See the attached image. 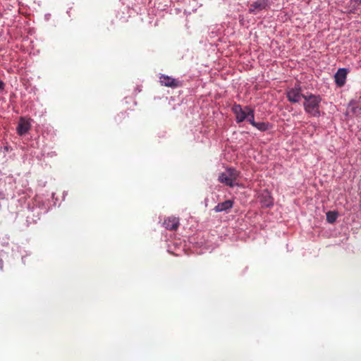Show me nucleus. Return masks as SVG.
Masks as SVG:
<instances>
[{"mask_svg":"<svg viewBox=\"0 0 361 361\" xmlns=\"http://www.w3.org/2000/svg\"><path fill=\"white\" fill-rule=\"evenodd\" d=\"M303 106L305 112L313 117H319L320 116L321 97L310 93L303 97Z\"/></svg>","mask_w":361,"mask_h":361,"instance_id":"f257e3e1","label":"nucleus"},{"mask_svg":"<svg viewBox=\"0 0 361 361\" xmlns=\"http://www.w3.org/2000/svg\"><path fill=\"white\" fill-rule=\"evenodd\" d=\"M240 172L234 168H228L226 171L219 173L218 180L224 185L233 188L235 185V180L239 177Z\"/></svg>","mask_w":361,"mask_h":361,"instance_id":"f03ea898","label":"nucleus"},{"mask_svg":"<svg viewBox=\"0 0 361 361\" xmlns=\"http://www.w3.org/2000/svg\"><path fill=\"white\" fill-rule=\"evenodd\" d=\"M305 96L302 94V88L299 83L295 84L294 87L290 88L286 91V97L291 103H298Z\"/></svg>","mask_w":361,"mask_h":361,"instance_id":"7ed1b4c3","label":"nucleus"},{"mask_svg":"<svg viewBox=\"0 0 361 361\" xmlns=\"http://www.w3.org/2000/svg\"><path fill=\"white\" fill-rule=\"evenodd\" d=\"M161 85L171 88L181 86V82L177 79L166 75H161L159 78Z\"/></svg>","mask_w":361,"mask_h":361,"instance_id":"20e7f679","label":"nucleus"},{"mask_svg":"<svg viewBox=\"0 0 361 361\" xmlns=\"http://www.w3.org/2000/svg\"><path fill=\"white\" fill-rule=\"evenodd\" d=\"M31 128L30 119L20 117L17 127V132L19 135L26 134Z\"/></svg>","mask_w":361,"mask_h":361,"instance_id":"39448f33","label":"nucleus"},{"mask_svg":"<svg viewBox=\"0 0 361 361\" xmlns=\"http://www.w3.org/2000/svg\"><path fill=\"white\" fill-rule=\"evenodd\" d=\"M232 109L235 115L237 123L243 122L246 119V117H247V110L246 109V107L245 109H242L240 105L235 104Z\"/></svg>","mask_w":361,"mask_h":361,"instance_id":"423d86ee","label":"nucleus"},{"mask_svg":"<svg viewBox=\"0 0 361 361\" xmlns=\"http://www.w3.org/2000/svg\"><path fill=\"white\" fill-rule=\"evenodd\" d=\"M234 201L231 200H227L223 202L218 203L214 208L215 212H223L228 213L233 208Z\"/></svg>","mask_w":361,"mask_h":361,"instance_id":"0eeeda50","label":"nucleus"},{"mask_svg":"<svg viewBox=\"0 0 361 361\" xmlns=\"http://www.w3.org/2000/svg\"><path fill=\"white\" fill-rule=\"evenodd\" d=\"M163 226L168 230L176 231L179 226V219L174 216H169L164 221Z\"/></svg>","mask_w":361,"mask_h":361,"instance_id":"6e6552de","label":"nucleus"},{"mask_svg":"<svg viewBox=\"0 0 361 361\" xmlns=\"http://www.w3.org/2000/svg\"><path fill=\"white\" fill-rule=\"evenodd\" d=\"M347 77V70L345 68H339L334 75L335 82L338 87H341L345 83Z\"/></svg>","mask_w":361,"mask_h":361,"instance_id":"1a4fd4ad","label":"nucleus"},{"mask_svg":"<svg viewBox=\"0 0 361 361\" xmlns=\"http://www.w3.org/2000/svg\"><path fill=\"white\" fill-rule=\"evenodd\" d=\"M267 5L266 0H259L252 3L250 5L249 12L250 13L256 14L257 12L262 11Z\"/></svg>","mask_w":361,"mask_h":361,"instance_id":"9d476101","label":"nucleus"},{"mask_svg":"<svg viewBox=\"0 0 361 361\" xmlns=\"http://www.w3.org/2000/svg\"><path fill=\"white\" fill-rule=\"evenodd\" d=\"M246 109L247 110V117H246V119L252 126L255 125V114H254V110L251 108L246 106Z\"/></svg>","mask_w":361,"mask_h":361,"instance_id":"9b49d317","label":"nucleus"},{"mask_svg":"<svg viewBox=\"0 0 361 361\" xmlns=\"http://www.w3.org/2000/svg\"><path fill=\"white\" fill-rule=\"evenodd\" d=\"M252 126H254L259 130L264 132L269 130V123L265 122H255V125H253Z\"/></svg>","mask_w":361,"mask_h":361,"instance_id":"f8f14e48","label":"nucleus"},{"mask_svg":"<svg viewBox=\"0 0 361 361\" xmlns=\"http://www.w3.org/2000/svg\"><path fill=\"white\" fill-rule=\"evenodd\" d=\"M337 217L338 213L336 212L330 211L326 213V220L330 224L334 223Z\"/></svg>","mask_w":361,"mask_h":361,"instance_id":"ddd939ff","label":"nucleus"},{"mask_svg":"<svg viewBox=\"0 0 361 361\" xmlns=\"http://www.w3.org/2000/svg\"><path fill=\"white\" fill-rule=\"evenodd\" d=\"M350 4L353 10L361 6V0H350Z\"/></svg>","mask_w":361,"mask_h":361,"instance_id":"4468645a","label":"nucleus"},{"mask_svg":"<svg viewBox=\"0 0 361 361\" xmlns=\"http://www.w3.org/2000/svg\"><path fill=\"white\" fill-rule=\"evenodd\" d=\"M355 104H350V106H351V111L354 113V114H358V113H360L361 111V108L359 107L358 106H354Z\"/></svg>","mask_w":361,"mask_h":361,"instance_id":"2eb2a0df","label":"nucleus"},{"mask_svg":"<svg viewBox=\"0 0 361 361\" xmlns=\"http://www.w3.org/2000/svg\"><path fill=\"white\" fill-rule=\"evenodd\" d=\"M5 88V83L0 80V90L2 91Z\"/></svg>","mask_w":361,"mask_h":361,"instance_id":"dca6fc26","label":"nucleus"},{"mask_svg":"<svg viewBox=\"0 0 361 361\" xmlns=\"http://www.w3.org/2000/svg\"><path fill=\"white\" fill-rule=\"evenodd\" d=\"M271 204H272V201L271 200H269V201H267V203L266 204V206L269 207Z\"/></svg>","mask_w":361,"mask_h":361,"instance_id":"f3484780","label":"nucleus"}]
</instances>
